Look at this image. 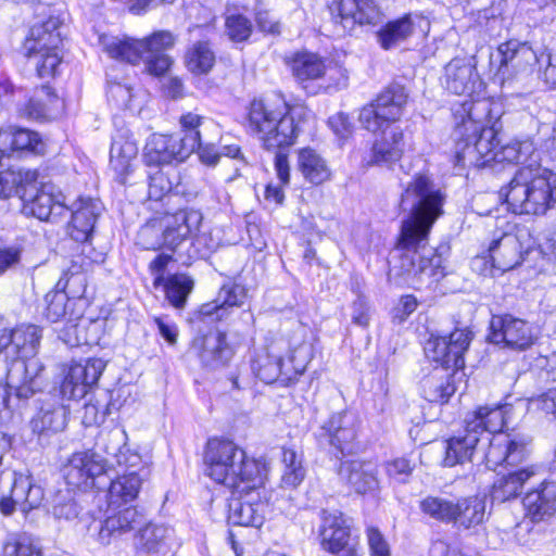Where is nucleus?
<instances>
[{
	"mask_svg": "<svg viewBox=\"0 0 556 556\" xmlns=\"http://www.w3.org/2000/svg\"><path fill=\"white\" fill-rule=\"evenodd\" d=\"M225 28L228 38L233 42H242L252 34L251 21L242 14H231L226 17Z\"/></svg>",
	"mask_w": 556,
	"mask_h": 556,
	"instance_id": "nucleus-60",
	"label": "nucleus"
},
{
	"mask_svg": "<svg viewBox=\"0 0 556 556\" xmlns=\"http://www.w3.org/2000/svg\"><path fill=\"white\" fill-rule=\"evenodd\" d=\"M178 173L175 168L156 169L149 173L148 195L150 200L160 201L178 184Z\"/></svg>",
	"mask_w": 556,
	"mask_h": 556,
	"instance_id": "nucleus-50",
	"label": "nucleus"
},
{
	"mask_svg": "<svg viewBox=\"0 0 556 556\" xmlns=\"http://www.w3.org/2000/svg\"><path fill=\"white\" fill-rule=\"evenodd\" d=\"M312 111L303 104H289L280 93L250 104L248 126L264 149L275 151L295 142Z\"/></svg>",
	"mask_w": 556,
	"mask_h": 556,
	"instance_id": "nucleus-2",
	"label": "nucleus"
},
{
	"mask_svg": "<svg viewBox=\"0 0 556 556\" xmlns=\"http://www.w3.org/2000/svg\"><path fill=\"white\" fill-rule=\"evenodd\" d=\"M203 215L199 210H179L163 218L165 249L176 252L199 231Z\"/></svg>",
	"mask_w": 556,
	"mask_h": 556,
	"instance_id": "nucleus-19",
	"label": "nucleus"
},
{
	"mask_svg": "<svg viewBox=\"0 0 556 556\" xmlns=\"http://www.w3.org/2000/svg\"><path fill=\"white\" fill-rule=\"evenodd\" d=\"M352 520L339 510H323L319 536L323 548L337 556H361L362 548L351 534Z\"/></svg>",
	"mask_w": 556,
	"mask_h": 556,
	"instance_id": "nucleus-12",
	"label": "nucleus"
},
{
	"mask_svg": "<svg viewBox=\"0 0 556 556\" xmlns=\"http://www.w3.org/2000/svg\"><path fill=\"white\" fill-rule=\"evenodd\" d=\"M489 442L488 451L485 452L486 466L502 465L506 467L515 466L521 459V443L516 438L509 434H494L492 438L482 437Z\"/></svg>",
	"mask_w": 556,
	"mask_h": 556,
	"instance_id": "nucleus-35",
	"label": "nucleus"
},
{
	"mask_svg": "<svg viewBox=\"0 0 556 556\" xmlns=\"http://www.w3.org/2000/svg\"><path fill=\"white\" fill-rule=\"evenodd\" d=\"M472 340L468 328H456L448 336H431L425 345L426 356L439 364L421 381L424 397L431 403H445L455 393L456 388L448 369L457 370L465 366L464 354Z\"/></svg>",
	"mask_w": 556,
	"mask_h": 556,
	"instance_id": "nucleus-3",
	"label": "nucleus"
},
{
	"mask_svg": "<svg viewBox=\"0 0 556 556\" xmlns=\"http://www.w3.org/2000/svg\"><path fill=\"white\" fill-rule=\"evenodd\" d=\"M37 179L36 170L13 168L2 170L0 172V198L8 199L17 195L22 200V193L28 192Z\"/></svg>",
	"mask_w": 556,
	"mask_h": 556,
	"instance_id": "nucleus-43",
	"label": "nucleus"
},
{
	"mask_svg": "<svg viewBox=\"0 0 556 556\" xmlns=\"http://www.w3.org/2000/svg\"><path fill=\"white\" fill-rule=\"evenodd\" d=\"M39 143V135L28 129L10 128L0 130V147H2L4 152L7 150H31L38 152Z\"/></svg>",
	"mask_w": 556,
	"mask_h": 556,
	"instance_id": "nucleus-47",
	"label": "nucleus"
},
{
	"mask_svg": "<svg viewBox=\"0 0 556 556\" xmlns=\"http://www.w3.org/2000/svg\"><path fill=\"white\" fill-rule=\"evenodd\" d=\"M186 64L193 74H207L215 64V53L208 41L192 43L186 53Z\"/></svg>",
	"mask_w": 556,
	"mask_h": 556,
	"instance_id": "nucleus-48",
	"label": "nucleus"
},
{
	"mask_svg": "<svg viewBox=\"0 0 556 556\" xmlns=\"http://www.w3.org/2000/svg\"><path fill=\"white\" fill-rule=\"evenodd\" d=\"M518 173H519V170H517L516 176L511 179V181L509 184V191L505 194L506 199H505V202L502 204V206L506 211H508L513 214V220L507 222V226L505 227L503 238L500 241H494L492 243V245L490 247V253H491L490 258L492 261L491 266L488 267L489 261L484 256L476 257L472 261L473 269L479 270L482 275L494 276L495 270H500V271L504 273L506 270L513 269L515 266H517L520 263V260H521L520 251L515 253V256L513 260L505 261V262L498 263V264H496L497 260L493 255V253L497 247H507L511 243L510 242L511 235H515V237L517 238L518 224H519V219L521 218L520 217L521 216V204L510 201V194L513 193L514 189H516V187L519 185L518 179H517Z\"/></svg>",
	"mask_w": 556,
	"mask_h": 556,
	"instance_id": "nucleus-14",
	"label": "nucleus"
},
{
	"mask_svg": "<svg viewBox=\"0 0 556 556\" xmlns=\"http://www.w3.org/2000/svg\"><path fill=\"white\" fill-rule=\"evenodd\" d=\"M283 472L281 483L285 488L294 489L302 483L305 478V468L302 464V457L291 448L282 450Z\"/></svg>",
	"mask_w": 556,
	"mask_h": 556,
	"instance_id": "nucleus-51",
	"label": "nucleus"
},
{
	"mask_svg": "<svg viewBox=\"0 0 556 556\" xmlns=\"http://www.w3.org/2000/svg\"><path fill=\"white\" fill-rule=\"evenodd\" d=\"M67 408L59 403L46 404L31 419L34 432L39 434L55 433L65 429L67 424Z\"/></svg>",
	"mask_w": 556,
	"mask_h": 556,
	"instance_id": "nucleus-40",
	"label": "nucleus"
},
{
	"mask_svg": "<svg viewBox=\"0 0 556 556\" xmlns=\"http://www.w3.org/2000/svg\"><path fill=\"white\" fill-rule=\"evenodd\" d=\"M496 136L494 126H491L479 129L476 138L472 137V131H468L464 137H455L456 165L490 166L496 159L498 147Z\"/></svg>",
	"mask_w": 556,
	"mask_h": 556,
	"instance_id": "nucleus-13",
	"label": "nucleus"
},
{
	"mask_svg": "<svg viewBox=\"0 0 556 556\" xmlns=\"http://www.w3.org/2000/svg\"><path fill=\"white\" fill-rule=\"evenodd\" d=\"M142 519V515L139 514L136 507H126L109 515L101 525L98 541L102 545H109L113 540L140 526Z\"/></svg>",
	"mask_w": 556,
	"mask_h": 556,
	"instance_id": "nucleus-32",
	"label": "nucleus"
},
{
	"mask_svg": "<svg viewBox=\"0 0 556 556\" xmlns=\"http://www.w3.org/2000/svg\"><path fill=\"white\" fill-rule=\"evenodd\" d=\"M179 126L182 136L178 135V140L189 155L195 151L206 132H213L216 137L220 136V128L216 123L192 112L180 116Z\"/></svg>",
	"mask_w": 556,
	"mask_h": 556,
	"instance_id": "nucleus-30",
	"label": "nucleus"
},
{
	"mask_svg": "<svg viewBox=\"0 0 556 556\" xmlns=\"http://www.w3.org/2000/svg\"><path fill=\"white\" fill-rule=\"evenodd\" d=\"M481 94L469 96L470 100L464 101L460 109L456 111V116L459 115L462 122L457 123L454 137H464L468 131H472V137L476 138L479 129L490 127L492 102Z\"/></svg>",
	"mask_w": 556,
	"mask_h": 556,
	"instance_id": "nucleus-22",
	"label": "nucleus"
},
{
	"mask_svg": "<svg viewBox=\"0 0 556 556\" xmlns=\"http://www.w3.org/2000/svg\"><path fill=\"white\" fill-rule=\"evenodd\" d=\"M523 214L543 215L556 202V174L551 169L530 163L523 167Z\"/></svg>",
	"mask_w": 556,
	"mask_h": 556,
	"instance_id": "nucleus-11",
	"label": "nucleus"
},
{
	"mask_svg": "<svg viewBox=\"0 0 556 556\" xmlns=\"http://www.w3.org/2000/svg\"><path fill=\"white\" fill-rule=\"evenodd\" d=\"M408 101L406 88L397 83L389 85L374 102L365 105L358 115L362 126L372 132L384 124L397 122L404 114Z\"/></svg>",
	"mask_w": 556,
	"mask_h": 556,
	"instance_id": "nucleus-9",
	"label": "nucleus"
},
{
	"mask_svg": "<svg viewBox=\"0 0 556 556\" xmlns=\"http://www.w3.org/2000/svg\"><path fill=\"white\" fill-rule=\"evenodd\" d=\"M405 146L401 127L383 129L372 142L368 157L365 160L368 165L391 167L402 159Z\"/></svg>",
	"mask_w": 556,
	"mask_h": 556,
	"instance_id": "nucleus-24",
	"label": "nucleus"
},
{
	"mask_svg": "<svg viewBox=\"0 0 556 556\" xmlns=\"http://www.w3.org/2000/svg\"><path fill=\"white\" fill-rule=\"evenodd\" d=\"M454 505L455 503L438 496H427L419 503L424 514L446 523H452Z\"/></svg>",
	"mask_w": 556,
	"mask_h": 556,
	"instance_id": "nucleus-55",
	"label": "nucleus"
},
{
	"mask_svg": "<svg viewBox=\"0 0 556 556\" xmlns=\"http://www.w3.org/2000/svg\"><path fill=\"white\" fill-rule=\"evenodd\" d=\"M100 212L101 204L98 200L79 199L72 210L71 237L75 241H87L92 233Z\"/></svg>",
	"mask_w": 556,
	"mask_h": 556,
	"instance_id": "nucleus-34",
	"label": "nucleus"
},
{
	"mask_svg": "<svg viewBox=\"0 0 556 556\" xmlns=\"http://www.w3.org/2000/svg\"><path fill=\"white\" fill-rule=\"evenodd\" d=\"M0 513L11 516L16 507L27 515L41 506L45 500L43 489L28 475L10 469L0 471Z\"/></svg>",
	"mask_w": 556,
	"mask_h": 556,
	"instance_id": "nucleus-8",
	"label": "nucleus"
},
{
	"mask_svg": "<svg viewBox=\"0 0 556 556\" xmlns=\"http://www.w3.org/2000/svg\"><path fill=\"white\" fill-rule=\"evenodd\" d=\"M523 507L532 521H541L556 511V483L543 482L540 489L523 496Z\"/></svg>",
	"mask_w": 556,
	"mask_h": 556,
	"instance_id": "nucleus-36",
	"label": "nucleus"
},
{
	"mask_svg": "<svg viewBox=\"0 0 556 556\" xmlns=\"http://www.w3.org/2000/svg\"><path fill=\"white\" fill-rule=\"evenodd\" d=\"M193 348L203 366L211 369L225 367L233 356V350L222 332H210L194 339Z\"/></svg>",
	"mask_w": 556,
	"mask_h": 556,
	"instance_id": "nucleus-26",
	"label": "nucleus"
},
{
	"mask_svg": "<svg viewBox=\"0 0 556 556\" xmlns=\"http://www.w3.org/2000/svg\"><path fill=\"white\" fill-rule=\"evenodd\" d=\"M261 488L252 489L243 484L237 490L243 494L231 498L229 503V523L254 528H260L264 523L267 503L261 494Z\"/></svg>",
	"mask_w": 556,
	"mask_h": 556,
	"instance_id": "nucleus-18",
	"label": "nucleus"
},
{
	"mask_svg": "<svg viewBox=\"0 0 556 556\" xmlns=\"http://www.w3.org/2000/svg\"><path fill=\"white\" fill-rule=\"evenodd\" d=\"M298 162L302 175L311 184L320 185L331 176L326 160L311 148L300 150Z\"/></svg>",
	"mask_w": 556,
	"mask_h": 556,
	"instance_id": "nucleus-44",
	"label": "nucleus"
},
{
	"mask_svg": "<svg viewBox=\"0 0 556 556\" xmlns=\"http://www.w3.org/2000/svg\"><path fill=\"white\" fill-rule=\"evenodd\" d=\"M108 98L113 101L117 108L128 109L132 100V89L127 84L108 80Z\"/></svg>",
	"mask_w": 556,
	"mask_h": 556,
	"instance_id": "nucleus-61",
	"label": "nucleus"
},
{
	"mask_svg": "<svg viewBox=\"0 0 556 556\" xmlns=\"http://www.w3.org/2000/svg\"><path fill=\"white\" fill-rule=\"evenodd\" d=\"M38 93L39 96L37 98H31L24 109L20 110L21 115L30 119H41L46 117L47 104L43 103L42 100L46 99L47 102L52 103L56 100V96L49 86H41Z\"/></svg>",
	"mask_w": 556,
	"mask_h": 556,
	"instance_id": "nucleus-58",
	"label": "nucleus"
},
{
	"mask_svg": "<svg viewBox=\"0 0 556 556\" xmlns=\"http://www.w3.org/2000/svg\"><path fill=\"white\" fill-rule=\"evenodd\" d=\"M168 302L176 308H182L193 289V280L185 274L168 276L161 285Z\"/></svg>",
	"mask_w": 556,
	"mask_h": 556,
	"instance_id": "nucleus-49",
	"label": "nucleus"
},
{
	"mask_svg": "<svg viewBox=\"0 0 556 556\" xmlns=\"http://www.w3.org/2000/svg\"><path fill=\"white\" fill-rule=\"evenodd\" d=\"M521 489V469H515L494 482L491 491L493 502L504 503L519 495Z\"/></svg>",
	"mask_w": 556,
	"mask_h": 556,
	"instance_id": "nucleus-52",
	"label": "nucleus"
},
{
	"mask_svg": "<svg viewBox=\"0 0 556 556\" xmlns=\"http://www.w3.org/2000/svg\"><path fill=\"white\" fill-rule=\"evenodd\" d=\"M338 473L340 480L357 494L376 496L380 490L378 467L370 460H344Z\"/></svg>",
	"mask_w": 556,
	"mask_h": 556,
	"instance_id": "nucleus-20",
	"label": "nucleus"
},
{
	"mask_svg": "<svg viewBox=\"0 0 556 556\" xmlns=\"http://www.w3.org/2000/svg\"><path fill=\"white\" fill-rule=\"evenodd\" d=\"M206 475L217 483L239 490L263 486L267 479V467L263 459L250 458L243 448L230 440H208L204 454Z\"/></svg>",
	"mask_w": 556,
	"mask_h": 556,
	"instance_id": "nucleus-4",
	"label": "nucleus"
},
{
	"mask_svg": "<svg viewBox=\"0 0 556 556\" xmlns=\"http://www.w3.org/2000/svg\"><path fill=\"white\" fill-rule=\"evenodd\" d=\"M68 486L81 491L106 484V460L93 451L74 453L63 468Z\"/></svg>",
	"mask_w": 556,
	"mask_h": 556,
	"instance_id": "nucleus-10",
	"label": "nucleus"
},
{
	"mask_svg": "<svg viewBox=\"0 0 556 556\" xmlns=\"http://www.w3.org/2000/svg\"><path fill=\"white\" fill-rule=\"evenodd\" d=\"M70 299L64 291H50L45 296V316L51 323L62 320L68 314Z\"/></svg>",
	"mask_w": 556,
	"mask_h": 556,
	"instance_id": "nucleus-57",
	"label": "nucleus"
},
{
	"mask_svg": "<svg viewBox=\"0 0 556 556\" xmlns=\"http://www.w3.org/2000/svg\"><path fill=\"white\" fill-rule=\"evenodd\" d=\"M251 367L255 376L265 383L277 381L281 386L291 383V381H283L287 365L275 345L260 350L253 358Z\"/></svg>",
	"mask_w": 556,
	"mask_h": 556,
	"instance_id": "nucleus-31",
	"label": "nucleus"
},
{
	"mask_svg": "<svg viewBox=\"0 0 556 556\" xmlns=\"http://www.w3.org/2000/svg\"><path fill=\"white\" fill-rule=\"evenodd\" d=\"M416 28L428 30L429 21L419 14H406L387 23L377 33L378 41L384 50H390L409 38Z\"/></svg>",
	"mask_w": 556,
	"mask_h": 556,
	"instance_id": "nucleus-27",
	"label": "nucleus"
},
{
	"mask_svg": "<svg viewBox=\"0 0 556 556\" xmlns=\"http://www.w3.org/2000/svg\"><path fill=\"white\" fill-rule=\"evenodd\" d=\"M79 507L72 498H63L58 496L53 507L52 514L56 519L74 520L79 515Z\"/></svg>",
	"mask_w": 556,
	"mask_h": 556,
	"instance_id": "nucleus-64",
	"label": "nucleus"
},
{
	"mask_svg": "<svg viewBox=\"0 0 556 556\" xmlns=\"http://www.w3.org/2000/svg\"><path fill=\"white\" fill-rule=\"evenodd\" d=\"M444 86L455 94H479L483 92V83L476 66L465 58L451 60L444 70Z\"/></svg>",
	"mask_w": 556,
	"mask_h": 556,
	"instance_id": "nucleus-21",
	"label": "nucleus"
},
{
	"mask_svg": "<svg viewBox=\"0 0 556 556\" xmlns=\"http://www.w3.org/2000/svg\"><path fill=\"white\" fill-rule=\"evenodd\" d=\"M176 37L169 30H157L143 39L105 37L102 40L104 51L112 58L130 64L141 59L147 71L154 76L164 75L172 65L166 51L172 49Z\"/></svg>",
	"mask_w": 556,
	"mask_h": 556,
	"instance_id": "nucleus-6",
	"label": "nucleus"
},
{
	"mask_svg": "<svg viewBox=\"0 0 556 556\" xmlns=\"http://www.w3.org/2000/svg\"><path fill=\"white\" fill-rule=\"evenodd\" d=\"M189 156L179 143L178 135H151L143 149V161L148 166L168 165L182 162Z\"/></svg>",
	"mask_w": 556,
	"mask_h": 556,
	"instance_id": "nucleus-23",
	"label": "nucleus"
},
{
	"mask_svg": "<svg viewBox=\"0 0 556 556\" xmlns=\"http://www.w3.org/2000/svg\"><path fill=\"white\" fill-rule=\"evenodd\" d=\"M489 340L494 344L504 343L505 346L519 351L521 349V320L505 316H493L490 324Z\"/></svg>",
	"mask_w": 556,
	"mask_h": 556,
	"instance_id": "nucleus-38",
	"label": "nucleus"
},
{
	"mask_svg": "<svg viewBox=\"0 0 556 556\" xmlns=\"http://www.w3.org/2000/svg\"><path fill=\"white\" fill-rule=\"evenodd\" d=\"M366 536L370 556H391L390 544L378 528L368 527Z\"/></svg>",
	"mask_w": 556,
	"mask_h": 556,
	"instance_id": "nucleus-62",
	"label": "nucleus"
},
{
	"mask_svg": "<svg viewBox=\"0 0 556 556\" xmlns=\"http://www.w3.org/2000/svg\"><path fill=\"white\" fill-rule=\"evenodd\" d=\"M245 298L247 290L243 286L235 282L225 283L214 301L201 305L200 315L212 320H222L228 316L232 307L243 305Z\"/></svg>",
	"mask_w": 556,
	"mask_h": 556,
	"instance_id": "nucleus-29",
	"label": "nucleus"
},
{
	"mask_svg": "<svg viewBox=\"0 0 556 556\" xmlns=\"http://www.w3.org/2000/svg\"><path fill=\"white\" fill-rule=\"evenodd\" d=\"M329 443L341 453H350L352 443L356 438L354 417L346 413L333 414L323 426Z\"/></svg>",
	"mask_w": 556,
	"mask_h": 556,
	"instance_id": "nucleus-37",
	"label": "nucleus"
},
{
	"mask_svg": "<svg viewBox=\"0 0 556 556\" xmlns=\"http://www.w3.org/2000/svg\"><path fill=\"white\" fill-rule=\"evenodd\" d=\"M523 62L530 67L538 65L539 77L548 88L556 89V55L552 56L541 48L535 50L523 41Z\"/></svg>",
	"mask_w": 556,
	"mask_h": 556,
	"instance_id": "nucleus-46",
	"label": "nucleus"
},
{
	"mask_svg": "<svg viewBox=\"0 0 556 556\" xmlns=\"http://www.w3.org/2000/svg\"><path fill=\"white\" fill-rule=\"evenodd\" d=\"M386 471L389 478L399 483H405L413 472V466L408 459L401 457L388 462L386 464Z\"/></svg>",
	"mask_w": 556,
	"mask_h": 556,
	"instance_id": "nucleus-63",
	"label": "nucleus"
},
{
	"mask_svg": "<svg viewBox=\"0 0 556 556\" xmlns=\"http://www.w3.org/2000/svg\"><path fill=\"white\" fill-rule=\"evenodd\" d=\"M312 346L308 343H301L290 351L283 381L294 382L301 376L312 359Z\"/></svg>",
	"mask_w": 556,
	"mask_h": 556,
	"instance_id": "nucleus-53",
	"label": "nucleus"
},
{
	"mask_svg": "<svg viewBox=\"0 0 556 556\" xmlns=\"http://www.w3.org/2000/svg\"><path fill=\"white\" fill-rule=\"evenodd\" d=\"M105 366V362L101 358H88L84 362L72 363L61 384L63 397L83 399L88 390L98 382Z\"/></svg>",
	"mask_w": 556,
	"mask_h": 556,
	"instance_id": "nucleus-17",
	"label": "nucleus"
},
{
	"mask_svg": "<svg viewBox=\"0 0 556 556\" xmlns=\"http://www.w3.org/2000/svg\"><path fill=\"white\" fill-rule=\"evenodd\" d=\"M329 10L339 36L353 30L356 24H377L381 16L375 0H339L329 7Z\"/></svg>",
	"mask_w": 556,
	"mask_h": 556,
	"instance_id": "nucleus-16",
	"label": "nucleus"
},
{
	"mask_svg": "<svg viewBox=\"0 0 556 556\" xmlns=\"http://www.w3.org/2000/svg\"><path fill=\"white\" fill-rule=\"evenodd\" d=\"M137 155L138 147L135 140L123 136L113 138L110 151V164L118 176H125L129 173Z\"/></svg>",
	"mask_w": 556,
	"mask_h": 556,
	"instance_id": "nucleus-45",
	"label": "nucleus"
},
{
	"mask_svg": "<svg viewBox=\"0 0 556 556\" xmlns=\"http://www.w3.org/2000/svg\"><path fill=\"white\" fill-rule=\"evenodd\" d=\"M142 479L139 473L134 470L112 480L106 493L109 506L119 507L134 501L140 491Z\"/></svg>",
	"mask_w": 556,
	"mask_h": 556,
	"instance_id": "nucleus-41",
	"label": "nucleus"
},
{
	"mask_svg": "<svg viewBox=\"0 0 556 556\" xmlns=\"http://www.w3.org/2000/svg\"><path fill=\"white\" fill-rule=\"evenodd\" d=\"M293 77L299 85L308 90L309 83L324 77L326 74L325 60L316 53L302 51L294 53L288 61Z\"/></svg>",
	"mask_w": 556,
	"mask_h": 556,
	"instance_id": "nucleus-33",
	"label": "nucleus"
},
{
	"mask_svg": "<svg viewBox=\"0 0 556 556\" xmlns=\"http://www.w3.org/2000/svg\"><path fill=\"white\" fill-rule=\"evenodd\" d=\"M174 529L165 525L149 523L139 530L136 548L142 555H165L174 545Z\"/></svg>",
	"mask_w": 556,
	"mask_h": 556,
	"instance_id": "nucleus-28",
	"label": "nucleus"
},
{
	"mask_svg": "<svg viewBox=\"0 0 556 556\" xmlns=\"http://www.w3.org/2000/svg\"><path fill=\"white\" fill-rule=\"evenodd\" d=\"M509 405L480 406L465 419L466 429L480 438L502 433L508 422Z\"/></svg>",
	"mask_w": 556,
	"mask_h": 556,
	"instance_id": "nucleus-25",
	"label": "nucleus"
},
{
	"mask_svg": "<svg viewBox=\"0 0 556 556\" xmlns=\"http://www.w3.org/2000/svg\"><path fill=\"white\" fill-rule=\"evenodd\" d=\"M3 554L4 556H41V547L31 535L22 533L5 543Z\"/></svg>",
	"mask_w": 556,
	"mask_h": 556,
	"instance_id": "nucleus-56",
	"label": "nucleus"
},
{
	"mask_svg": "<svg viewBox=\"0 0 556 556\" xmlns=\"http://www.w3.org/2000/svg\"><path fill=\"white\" fill-rule=\"evenodd\" d=\"M481 438L473 431L465 428V434L453 437L446 441L445 456L443 458L444 466L453 467L457 464L470 462L475 448L480 443Z\"/></svg>",
	"mask_w": 556,
	"mask_h": 556,
	"instance_id": "nucleus-42",
	"label": "nucleus"
},
{
	"mask_svg": "<svg viewBox=\"0 0 556 556\" xmlns=\"http://www.w3.org/2000/svg\"><path fill=\"white\" fill-rule=\"evenodd\" d=\"M23 211L40 220L54 222L67 211L65 197L53 185L38 181L22 193Z\"/></svg>",
	"mask_w": 556,
	"mask_h": 556,
	"instance_id": "nucleus-15",
	"label": "nucleus"
},
{
	"mask_svg": "<svg viewBox=\"0 0 556 556\" xmlns=\"http://www.w3.org/2000/svg\"><path fill=\"white\" fill-rule=\"evenodd\" d=\"M41 329L35 325H22L0 338V346L21 359L14 361L7 372V393L27 400L39 389L37 382L41 370L38 362L31 359L38 352Z\"/></svg>",
	"mask_w": 556,
	"mask_h": 556,
	"instance_id": "nucleus-5",
	"label": "nucleus"
},
{
	"mask_svg": "<svg viewBox=\"0 0 556 556\" xmlns=\"http://www.w3.org/2000/svg\"><path fill=\"white\" fill-rule=\"evenodd\" d=\"M60 25V18L49 14L46 20H39L33 24L25 39V55L34 63L40 78L54 76L61 63Z\"/></svg>",
	"mask_w": 556,
	"mask_h": 556,
	"instance_id": "nucleus-7",
	"label": "nucleus"
},
{
	"mask_svg": "<svg viewBox=\"0 0 556 556\" xmlns=\"http://www.w3.org/2000/svg\"><path fill=\"white\" fill-rule=\"evenodd\" d=\"M136 243L144 250L165 248L163 218L144 224L137 233Z\"/></svg>",
	"mask_w": 556,
	"mask_h": 556,
	"instance_id": "nucleus-54",
	"label": "nucleus"
},
{
	"mask_svg": "<svg viewBox=\"0 0 556 556\" xmlns=\"http://www.w3.org/2000/svg\"><path fill=\"white\" fill-rule=\"evenodd\" d=\"M452 523L463 529L481 525L485 518V498L469 496L458 500L454 505Z\"/></svg>",
	"mask_w": 556,
	"mask_h": 556,
	"instance_id": "nucleus-39",
	"label": "nucleus"
},
{
	"mask_svg": "<svg viewBox=\"0 0 556 556\" xmlns=\"http://www.w3.org/2000/svg\"><path fill=\"white\" fill-rule=\"evenodd\" d=\"M444 195L426 175H417L405 187L400 206L408 215L402 222L397 249L403 250L401 268L407 275L426 276L438 282L445 276L443 258L427 248L431 227L442 214Z\"/></svg>",
	"mask_w": 556,
	"mask_h": 556,
	"instance_id": "nucleus-1",
	"label": "nucleus"
},
{
	"mask_svg": "<svg viewBox=\"0 0 556 556\" xmlns=\"http://www.w3.org/2000/svg\"><path fill=\"white\" fill-rule=\"evenodd\" d=\"M127 433L124 429L114 428L110 431L101 432L97 446L106 455L113 458L126 446Z\"/></svg>",
	"mask_w": 556,
	"mask_h": 556,
	"instance_id": "nucleus-59",
	"label": "nucleus"
}]
</instances>
